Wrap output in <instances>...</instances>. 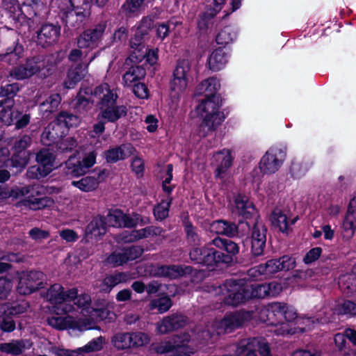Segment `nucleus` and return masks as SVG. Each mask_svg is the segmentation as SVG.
<instances>
[{
	"label": "nucleus",
	"mask_w": 356,
	"mask_h": 356,
	"mask_svg": "<svg viewBox=\"0 0 356 356\" xmlns=\"http://www.w3.org/2000/svg\"><path fill=\"white\" fill-rule=\"evenodd\" d=\"M220 88V81L216 77L203 80L196 87L195 95H203L204 99L196 106L195 112L201 120L199 135L205 137L213 131L224 120L220 111L222 99L218 93Z\"/></svg>",
	"instance_id": "nucleus-1"
},
{
	"label": "nucleus",
	"mask_w": 356,
	"mask_h": 356,
	"mask_svg": "<svg viewBox=\"0 0 356 356\" xmlns=\"http://www.w3.org/2000/svg\"><path fill=\"white\" fill-rule=\"evenodd\" d=\"M266 312L267 323L275 327L273 331L277 335L305 332L314 327L315 321L324 323L330 321L328 318H323L321 313L312 318L298 317L293 307L281 302L270 304Z\"/></svg>",
	"instance_id": "nucleus-2"
},
{
	"label": "nucleus",
	"mask_w": 356,
	"mask_h": 356,
	"mask_svg": "<svg viewBox=\"0 0 356 356\" xmlns=\"http://www.w3.org/2000/svg\"><path fill=\"white\" fill-rule=\"evenodd\" d=\"M266 284H248L243 280H227L219 287V293L225 304L237 306L250 298L268 297Z\"/></svg>",
	"instance_id": "nucleus-3"
},
{
	"label": "nucleus",
	"mask_w": 356,
	"mask_h": 356,
	"mask_svg": "<svg viewBox=\"0 0 356 356\" xmlns=\"http://www.w3.org/2000/svg\"><path fill=\"white\" fill-rule=\"evenodd\" d=\"M149 222V218L142 217L137 213L127 214L120 210H114L107 215L106 218L102 217L94 218L88 225L86 232L95 237L104 235L106 232V225L114 227H136L138 225H144Z\"/></svg>",
	"instance_id": "nucleus-4"
},
{
	"label": "nucleus",
	"mask_w": 356,
	"mask_h": 356,
	"mask_svg": "<svg viewBox=\"0 0 356 356\" xmlns=\"http://www.w3.org/2000/svg\"><path fill=\"white\" fill-rule=\"evenodd\" d=\"M118 97L117 89L106 83L97 86L90 94L81 90L76 98V108L82 111L90 107V104H96L99 108L105 106L115 104Z\"/></svg>",
	"instance_id": "nucleus-5"
},
{
	"label": "nucleus",
	"mask_w": 356,
	"mask_h": 356,
	"mask_svg": "<svg viewBox=\"0 0 356 356\" xmlns=\"http://www.w3.org/2000/svg\"><path fill=\"white\" fill-rule=\"evenodd\" d=\"M251 318V313L249 312H238L226 315L220 322H216L211 325L207 326V330L202 332L198 331L197 339L209 340L214 335H219L223 332L238 328Z\"/></svg>",
	"instance_id": "nucleus-6"
},
{
	"label": "nucleus",
	"mask_w": 356,
	"mask_h": 356,
	"mask_svg": "<svg viewBox=\"0 0 356 356\" xmlns=\"http://www.w3.org/2000/svg\"><path fill=\"white\" fill-rule=\"evenodd\" d=\"M78 294L76 289L73 288L66 291L60 284H54L47 292V300L54 305L53 312L57 315L67 314L74 309L69 302Z\"/></svg>",
	"instance_id": "nucleus-7"
},
{
	"label": "nucleus",
	"mask_w": 356,
	"mask_h": 356,
	"mask_svg": "<svg viewBox=\"0 0 356 356\" xmlns=\"http://www.w3.org/2000/svg\"><path fill=\"white\" fill-rule=\"evenodd\" d=\"M189 341V334L184 333L182 335L174 336L170 340L153 343L151 347L159 354L168 353L170 354V356H190L194 350L187 345Z\"/></svg>",
	"instance_id": "nucleus-8"
},
{
	"label": "nucleus",
	"mask_w": 356,
	"mask_h": 356,
	"mask_svg": "<svg viewBox=\"0 0 356 356\" xmlns=\"http://www.w3.org/2000/svg\"><path fill=\"white\" fill-rule=\"evenodd\" d=\"M191 80V67L189 60L187 59L179 60L170 81L171 97L178 100L187 90Z\"/></svg>",
	"instance_id": "nucleus-9"
},
{
	"label": "nucleus",
	"mask_w": 356,
	"mask_h": 356,
	"mask_svg": "<svg viewBox=\"0 0 356 356\" xmlns=\"http://www.w3.org/2000/svg\"><path fill=\"white\" fill-rule=\"evenodd\" d=\"M212 242L206 246L199 248H194L190 252V258L197 264L212 268L218 263L229 264L232 262L230 256H225L223 253L215 250L211 245Z\"/></svg>",
	"instance_id": "nucleus-10"
},
{
	"label": "nucleus",
	"mask_w": 356,
	"mask_h": 356,
	"mask_svg": "<svg viewBox=\"0 0 356 356\" xmlns=\"http://www.w3.org/2000/svg\"><path fill=\"white\" fill-rule=\"evenodd\" d=\"M151 26V19L143 18L134 29V34L130 40V47L137 60H141L145 53L147 52L145 42L148 38Z\"/></svg>",
	"instance_id": "nucleus-11"
},
{
	"label": "nucleus",
	"mask_w": 356,
	"mask_h": 356,
	"mask_svg": "<svg viewBox=\"0 0 356 356\" xmlns=\"http://www.w3.org/2000/svg\"><path fill=\"white\" fill-rule=\"evenodd\" d=\"M19 279L17 290L19 293L28 295L43 286L44 275L40 271L15 273Z\"/></svg>",
	"instance_id": "nucleus-12"
},
{
	"label": "nucleus",
	"mask_w": 356,
	"mask_h": 356,
	"mask_svg": "<svg viewBox=\"0 0 356 356\" xmlns=\"http://www.w3.org/2000/svg\"><path fill=\"white\" fill-rule=\"evenodd\" d=\"M55 156L49 149H43L36 155L39 166L29 168L27 175L29 178L40 179L49 174L54 168Z\"/></svg>",
	"instance_id": "nucleus-13"
},
{
	"label": "nucleus",
	"mask_w": 356,
	"mask_h": 356,
	"mask_svg": "<svg viewBox=\"0 0 356 356\" xmlns=\"http://www.w3.org/2000/svg\"><path fill=\"white\" fill-rule=\"evenodd\" d=\"M106 23L101 22L95 28L86 30L77 38L79 48L87 49L88 50L97 48L106 30Z\"/></svg>",
	"instance_id": "nucleus-14"
},
{
	"label": "nucleus",
	"mask_w": 356,
	"mask_h": 356,
	"mask_svg": "<svg viewBox=\"0 0 356 356\" xmlns=\"http://www.w3.org/2000/svg\"><path fill=\"white\" fill-rule=\"evenodd\" d=\"M44 67V60L41 56L33 57L27 59L24 64L15 67L10 74L15 79L23 80L32 76Z\"/></svg>",
	"instance_id": "nucleus-15"
},
{
	"label": "nucleus",
	"mask_w": 356,
	"mask_h": 356,
	"mask_svg": "<svg viewBox=\"0 0 356 356\" xmlns=\"http://www.w3.org/2000/svg\"><path fill=\"white\" fill-rule=\"evenodd\" d=\"M48 324L58 330H78L84 331L91 330L92 327V321L88 323H82V318L75 321L72 316H52L47 319Z\"/></svg>",
	"instance_id": "nucleus-16"
},
{
	"label": "nucleus",
	"mask_w": 356,
	"mask_h": 356,
	"mask_svg": "<svg viewBox=\"0 0 356 356\" xmlns=\"http://www.w3.org/2000/svg\"><path fill=\"white\" fill-rule=\"evenodd\" d=\"M284 154L281 149L271 148L266 152L259 163V168L264 174L275 173L282 164Z\"/></svg>",
	"instance_id": "nucleus-17"
},
{
	"label": "nucleus",
	"mask_w": 356,
	"mask_h": 356,
	"mask_svg": "<svg viewBox=\"0 0 356 356\" xmlns=\"http://www.w3.org/2000/svg\"><path fill=\"white\" fill-rule=\"evenodd\" d=\"M107 177L106 170H99L94 175L82 177L78 181H72L71 184L82 192L90 193L96 191L99 184Z\"/></svg>",
	"instance_id": "nucleus-18"
},
{
	"label": "nucleus",
	"mask_w": 356,
	"mask_h": 356,
	"mask_svg": "<svg viewBox=\"0 0 356 356\" xmlns=\"http://www.w3.org/2000/svg\"><path fill=\"white\" fill-rule=\"evenodd\" d=\"M213 161L216 165L214 172L215 177L221 180L226 179L228 176V170L231 167L233 161L231 151L224 149L217 152L213 156Z\"/></svg>",
	"instance_id": "nucleus-19"
},
{
	"label": "nucleus",
	"mask_w": 356,
	"mask_h": 356,
	"mask_svg": "<svg viewBox=\"0 0 356 356\" xmlns=\"http://www.w3.org/2000/svg\"><path fill=\"white\" fill-rule=\"evenodd\" d=\"M280 264L277 259L268 260L264 264H260L248 270L249 277L255 280L268 279L273 275L281 270Z\"/></svg>",
	"instance_id": "nucleus-20"
},
{
	"label": "nucleus",
	"mask_w": 356,
	"mask_h": 356,
	"mask_svg": "<svg viewBox=\"0 0 356 356\" xmlns=\"http://www.w3.org/2000/svg\"><path fill=\"white\" fill-rule=\"evenodd\" d=\"M46 10V4L41 0H25L22 2V26H24V24L26 23L29 29L30 27L29 20L40 15Z\"/></svg>",
	"instance_id": "nucleus-21"
},
{
	"label": "nucleus",
	"mask_w": 356,
	"mask_h": 356,
	"mask_svg": "<svg viewBox=\"0 0 356 356\" xmlns=\"http://www.w3.org/2000/svg\"><path fill=\"white\" fill-rule=\"evenodd\" d=\"M234 204H232L233 212L244 218H250L256 214V209L248 197L238 194L234 197Z\"/></svg>",
	"instance_id": "nucleus-22"
},
{
	"label": "nucleus",
	"mask_w": 356,
	"mask_h": 356,
	"mask_svg": "<svg viewBox=\"0 0 356 356\" xmlns=\"http://www.w3.org/2000/svg\"><path fill=\"white\" fill-rule=\"evenodd\" d=\"M70 7L61 8V10L65 14L67 23L73 20L74 17L77 18V21L81 22L85 17V10L87 9L90 0H68Z\"/></svg>",
	"instance_id": "nucleus-23"
},
{
	"label": "nucleus",
	"mask_w": 356,
	"mask_h": 356,
	"mask_svg": "<svg viewBox=\"0 0 356 356\" xmlns=\"http://www.w3.org/2000/svg\"><path fill=\"white\" fill-rule=\"evenodd\" d=\"M266 232L264 226L259 222L255 223L251 234V248L254 256L262 254L266 245Z\"/></svg>",
	"instance_id": "nucleus-24"
},
{
	"label": "nucleus",
	"mask_w": 356,
	"mask_h": 356,
	"mask_svg": "<svg viewBox=\"0 0 356 356\" xmlns=\"http://www.w3.org/2000/svg\"><path fill=\"white\" fill-rule=\"evenodd\" d=\"M60 27L53 24H44L38 34V40L40 44L43 47L55 44L60 36Z\"/></svg>",
	"instance_id": "nucleus-25"
},
{
	"label": "nucleus",
	"mask_w": 356,
	"mask_h": 356,
	"mask_svg": "<svg viewBox=\"0 0 356 356\" xmlns=\"http://www.w3.org/2000/svg\"><path fill=\"white\" fill-rule=\"evenodd\" d=\"M343 237L346 240L350 239L356 229V201L352 200L348 208L347 213L342 225Z\"/></svg>",
	"instance_id": "nucleus-26"
},
{
	"label": "nucleus",
	"mask_w": 356,
	"mask_h": 356,
	"mask_svg": "<svg viewBox=\"0 0 356 356\" xmlns=\"http://www.w3.org/2000/svg\"><path fill=\"white\" fill-rule=\"evenodd\" d=\"M186 318L182 315L175 314L163 318L156 323V332L159 334H166L178 329L185 325Z\"/></svg>",
	"instance_id": "nucleus-27"
},
{
	"label": "nucleus",
	"mask_w": 356,
	"mask_h": 356,
	"mask_svg": "<svg viewBox=\"0 0 356 356\" xmlns=\"http://www.w3.org/2000/svg\"><path fill=\"white\" fill-rule=\"evenodd\" d=\"M132 278L131 274L129 273H115L103 279L99 284L98 288L102 292L109 293L113 288L118 284L127 282Z\"/></svg>",
	"instance_id": "nucleus-28"
},
{
	"label": "nucleus",
	"mask_w": 356,
	"mask_h": 356,
	"mask_svg": "<svg viewBox=\"0 0 356 356\" xmlns=\"http://www.w3.org/2000/svg\"><path fill=\"white\" fill-rule=\"evenodd\" d=\"M95 58L96 54H94L86 65L79 64L75 68L70 69L67 74V79L64 83V86L68 89L74 88L78 82L86 76L88 72V65Z\"/></svg>",
	"instance_id": "nucleus-29"
},
{
	"label": "nucleus",
	"mask_w": 356,
	"mask_h": 356,
	"mask_svg": "<svg viewBox=\"0 0 356 356\" xmlns=\"http://www.w3.org/2000/svg\"><path fill=\"white\" fill-rule=\"evenodd\" d=\"M182 22L177 18H172L167 23H160L156 25V36L164 40L171 31L175 36L178 37L181 33Z\"/></svg>",
	"instance_id": "nucleus-30"
},
{
	"label": "nucleus",
	"mask_w": 356,
	"mask_h": 356,
	"mask_svg": "<svg viewBox=\"0 0 356 356\" xmlns=\"http://www.w3.org/2000/svg\"><path fill=\"white\" fill-rule=\"evenodd\" d=\"M65 135V134L63 133L60 125L55 120L45 127L41 136V141L43 145L50 146L52 144L56 143Z\"/></svg>",
	"instance_id": "nucleus-31"
},
{
	"label": "nucleus",
	"mask_w": 356,
	"mask_h": 356,
	"mask_svg": "<svg viewBox=\"0 0 356 356\" xmlns=\"http://www.w3.org/2000/svg\"><path fill=\"white\" fill-rule=\"evenodd\" d=\"M134 151V147L131 144H123L106 151L104 156L107 162L115 163L130 156Z\"/></svg>",
	"instance_id": "nucleus-32"
},
{
	"label": "nucleus",
	"mask_w": 356,
	"mask_h": 356,
	"mask_svg": "<svg viewBox=\"0 0 356 356\" xmlns=\"http://www.w3.org/2000/svg\"><path fill=\"white\" fill-rule=\"evenodd\" d=\"M88 316L86 318H82V323H88L89 321H92V327L91 329H96L95 321L108 320L112 321L114 318V314L111 313L106 308H85Z\"/></svg>",
	"instance_id": "nucleus-33"
},
{
	"label": "nucleus",
	"mask_w": 356,
	"mask_h": 356,
	"mask_svg": "<svg viewBox=\"0 0 356 356\" xmlns=\"http://www.w3.org/2000/svg\"><path fill=\"white\" fill-rule=\"evenodd\" d=\"M228 54L223 48H218L212 51L208 58V65L212 71H219L225 67L228 62Z\"/></svg>",
	"instance_id": "nucleus-34"
},
{
	"label": "nucleus",
	"mask_w": 356,
	"mask_h": 356,
	"mask_svg": "<svg viewBox=\"0 0 356 356\" xmlns=\"http://www.w3.org/2000/svg\"><path fill=\"white\" fill-rule=\"evenodd\" d=\"M101 112L98 117L105 119L108 122H114L119 120L127 113L126 107L124 106H116L111 104V106H105L104 108H99Z\"/></svg>",
	"instance_id": "nucleus-35"
},
{
	"label": "nucleus",
	"mask_w": 356,
	"mask_h": 356,
	"mask_svg": "<svg viewBox=\"0 0 356 356\" xmlns=\"http://www.w3.org/2000/svg\"><path fill=\"white\" fill-rule=\"evenodd\" d=\"M15 105L14 99L7 97L0 101V120L6 125L14 123V117L16 111L13 108Z\"/></svg>",
	"instance_id": "nucleus-36"
},
{
	"label": "nucleus",
	"mask_w": 356,
	"mask_h": 356,
	"mask_svg": "<svg viewBox=\"0 0 356 356\" xmlns=\"http://www.w3.org/2000/svg\"><path fill=\"white\" fill-rule=\"evenodd\" d=\"M209 230L216 234L232 237L236 235L237 227L234 223L225 220H216L209 225Z\"/></svg>",
	"instance_id": "nucleus-37"
},
{
	"label": "nucleus",
	"mask_w": 356,
	"mask_h": 356,
	"mask_svg": "<svg viewBox=\"0 0 356 356\" xmlns=\"http://www.w3.org/2000/svg\"><path fill=\"white\" fill-rule=\"evenodd\" d=\"M270 220L273 226L277 227L282 232H286L289 229L291 225H293L297 220L295 218L289 220L286 215L280 209H275L270 216Z\"/></svg>",
	"instance_id": "nucleus-38"
},
{
	"label": "nucleus",
	"mask_w": 356,
	"mask_h": 356,
	"mask_svg": "<svg viewBox=\"0 0 356 356\" xmlns=\"http://www.w3.org/2000/svg\"><path fill=\"white\" fill-rule=\"evenodd\" d=\"M2 6L9 17L22 26V5L20 6L17 0H3Z\"/></svg>",
	"instance_id": "nucleus-39"
},
{
	"label": "nucleus",
	"mask_w": 356,
	"mask_h": 356,
	"mask_svg": "<svg viewBox=\"0 0 356 356\" xmlns=\"http://www.w3.org/2000/svg\"><path fill=\"white\" fill-rule=\"evenodd\" d=\"M24 51L23 46L17 43L13 47H9L5 54L0 55V61L15 65L24 56Z\"/></svg>",
	"instance_id": "nucleus-40"
},
{
	"label": "nucleus",
	"mask_w": 356,
	"mask_h": 356,
	"mask_svg": "<svg viewBox=\"0 0 356 356\" xmlns=\"http://www.w3.org/2000/svg\"><path fill=\"white\" fill-rule=\"evenodd\" d=\"M339 287L346 295H351L356 291V275L347 273L339 278Z\"/></svg>",
	"instance_id": "nucleus-41"
},
{
	"label": "nucleus",
	"mask_w": 356,
	"mask_h": 356,
	"mask_svg": "<svg viewBox=\"0 0 356 356\" xmlns=\"http://www.w3.org/2000/svg\"><path fill=\"white\" fill-rule=\"evenodd\" d=\"M145 71L140 66L131 67L123 76L124 85L129 87L134 86L136 82L144 78Z\"/></svg>",
	"instance_id": "nucleus-42"
},
{
	"label": "nucleus",
	"mask_w": 356,
	"mask_h": 356,
	"mask_svg": "<svg viewBox=\"0 0 356 356\" xmlns=\"http://www.w3.org/2000/svg\"><path fill=\"white\" fill-rule=\"evenodd\" d=\"M54 202L53 199L49 197H43L41 198H34L29 196L27 199L22 202V204L32 210L42 209L46 207L53 206Z\"/></svg>",
	"instance_id": "nucleus-43"
},
{
	"label": "nucleus",
	"mask_w": 356,
	"mask_h": 356,
	"mask_svg": "<svg viewBox=\"0 0 356 356\" xmlns=\"http://www.w3.org/2000/svg\"><path fill=\"white\" fill-rule=\"evenodd\" d=\"M212 244L219 249L225 250L228 254L224 255L230 256L232 259L233 256L239 252V247L237 243L228 239L216 237L212 241Z\"/></svg>",
	"instance_id": "nucleus-44"
},
{
	"label": "nucleus",
	"mask_w": 356,
	"mask_h": 356,
	"mask_svg": "<svg viewBox=\"0 0 356 356\" xmlns=\"http://www.w3.org/2000/svg\"><path fill=\"white\" fill-rule=\"evenodd\" d=\"M56 121L65 134L70 127L77 126L80 122L77 116L66 112L60 113L56 118Z\"/></svg>",
	"instance_id": "nucleus-45"
},
{
	"label": "nucleus",
	"mask_w": 356,
	"mask_h": 356,
	"mask_svg": "<svg viewBox=\"0 0 356 356\" xmlns=\"http://www.w3.org/2000/svg\"><path fill=\"white\" fill-rule=\"evenodd\" d=\"M237 30L234 26L223 27L216 36V42L219 44L226 45L232 42L236 38Z\"/></svg>",
	"instance_id": "nucleus-46"
},
{
	"label": "nucleus",
	"mask_w": 356,
	"mask_h": 356,
	"mask_svg": "<svg viewBox=\"0 0 356 356\" xmlns=\"http://www.w3.org/2000/svg\"><path fill=\"white\" fill-rule=\"evenodd\" d=\"M235 354L233 356H257L256 348L252 339H244L235 346Z\"/></svg>",
	"instance_id": "nucleus-47"
},
{
	"label": "nucleus",
	"mask_w": 356,
	"mask_h": 356,
	"mask_svg": "<svg viewBox=\"0 0 356 356\" xmlns=\"http://www.w3.org/2000/svg\"><path fill=\"white\" fill-rule=\"evenodd\" d=\"M25 348L24 340H13L8 343H0V350L4 353L13 355H20Z\"/></svg>",
	"instance_id": "nucleus-48"
},
{
	"label": "nucleus",
	"mask_w": 356,
	"mask_h": 356,
	"mask_svg": "<svg viewBox=\"0 0 356 356\" xmlns=\"http://www.w3.org/2000/svg\"><path fill=\"white\" fill-rule=\"evenodd\" d=\"M311 166L312 163L309 161L295 159L291 163L290 172L293 177L300 178L307 173Z\"/></svg>",
	"instance_id": "nucleus-49"
},
{
	"label": "nucleus",
	"mask_w": 356,
	"mask_h": 356,
	"mask_svg": "<svg viewBox=\"0 0 356 356\" xmlns=\"http://www.w3.org/2000/svg\"><path fill=\"white\" fill-rule=\"evenodd\" d=\"M29 157V152H15L10 160H8V161H10V165L17 168V172H19L27 165Z\"/></svg>",
	"instance_id": "nucleus-50"
},
{
	"label": "nucleus",
	"mask_w": 356,
	"mask_h": 356,
	"mask_svg": "<svg viewBox=\"0 0 356 356\" xmlns=\"http://www.w3.org/2000/svg\"><path fill=\"white\" fill-rule=\"evenodd\" d=\"M185 273L184 270L178 266H163L158 268L156 275L175 279Z\"/></svg>",
	"instance_id": "nucleus-51"
},
{
	"label": "nucleus",
	"mask_w": 356,
	"mask_h": 356,
	"mask_svg": "<svg viewBox=\"0 0 356 356\" xmlns=\"http://www.w3.org/2000/svg\"><path fill=\"white\" fill-rule=\"evenodd\" d=\"M113 346L118 350L127 349L131 347V338L129 332L118 333L111 339Z\"/></svg>",
	"instance_id": "nucleus-52"
},
{
	"label": "nucleus",
	"mask_w": 356,
	"mask_h": 356,
	"mask_svg": "<svg viewBox=\"0 0 356 356\" xmlns=\"http://www.w3.org/2000/svg\"><path fill=\"white\" fill-rule=\"evenodd\" d=\"M145 0H127L121 7L125 15L132 17L138 14L143 8Z\"/></svg>",
	"instance_id": "nucleus-53"
},
{
	"label": "nucleus",
	"mask_w": 356,
	"mask_h": 356,
	"mask_svg": "<svg viewBox=\"0 0 356 356\" xmlns=\"http://www.w3.org/2000/svg\"><path fill=\"white\" fill-rule=\"evenodd\" d=\"M81 163L77 156H73L65 162L66 173L72 177H78L84 175V172H80Z\"/></svg>",
	"instance_id": "nucleus-54"
},
{
	"label": "nucleus",
	"mask_w": 356,
	"mask_h": 356,
	"mask_svg": "<svg viewBox=\"0 0 356 356\" xmlns=\"http://www.w3.org/2000/svg\"><path fill=\"white\" fill-rule=\"evenodd\" d=\"M81 163V168H79L80 172H84L86 174L90 168H91L96 163L97 152L90 151L83 154L82 156H78Z\"/></svg>",
	"instance_id": "nucleus-55"
},
{
	"label": "nucleus",
	"mask_w": 356,
	"mask_h": 356,
	"mask_svg": "<svg viewBox=\"0 0 356 356\" xmlns=\"http://www.w3.org/2000/svg\"><path fill=\"white\" fill-rule=\"evenodd\" d=\"M60 101L61 97L59 94H53L50 95L45 102L40 104V110L44 113H52L57 109Z\"/></svg>",
	"instance_id": "nucleus-56"
},
{
	"label": "nucleus",
	"mask_w": 356,
	"mask_h": 356,
	"mask_svg": "<svg viewBox=\"0 0 356 356\" xmlns=\"http://www.w3.org/2000/svg\"><path fill=\"white\" fill-rule=\"evenodd\" d=\"M171 306L172 301L168 296H163L158 299H154L149 303L150 309H157L161 314L167 312Z\"/></svg>",
	"instance_id": "nucleus-57"
},
{
	"label": "nucleus",
	"mask_w": 356,
	"mask_h": 356,
	"mask_svg": "<svg viewBox=\"0 0 356 356\" xmlns=\"http://www.w3.org/2000/svg\"><path fill=\"white\" fill-rule=\"evenodd\" d=\"M172 202L170 197L163 200L160 204L155 207L154 209V215L157 220H163L168 216L169 208Z\"/></svg>",
	"instance_id": "nucleus-58"
},
{
	"label": "nucleus",
	"mask_w": 356,
	"mask_h": 356,
	"mask_svg": "<svg viewBox=\"0 0 356 356\" xmlns=\"http://www.w3.org/2000/svg\"><path fill=\"white\" fill-rule=\"evenodd\" d=\"M338 314L356 315V300L355 301L343 300L339 302L335 308Z\"/></svg>",
	"instance_id": "nucleus-59"
},
{
	"label": "nucleus",
	"mask_w": 356,
	"mask_h": 356,
	"mask_svg": "<svg viewBox=\"0 0 356 356\" xmlns=\"http://www.w3.org/2000/svg\"><path fill=\"white\" fill-rule=\"evenodd\" d=\"M226 1L227 0H206L207 10L205 14L207 17H213L215 16L222 10Z\"/></svg>",
	"instance_id": "nucleus-60"
},
{
	"label": "nucleus",
	"mask_w": 356,
	"mask_h": 356,
	"mask_svg": "<svg viewBox=\"0 0 356 356\" xmlns=\"http://www.w3.org/2000/svg\"><path fill=\"white\" fill-rule=\"evenodd\" d=\"M162 229L160 227L149 226L140 229H134L136 241L146 238L152 236L160 235Z\"/></svg>",
	"instance_id": "nucleus-61"
},
{
	"label": "nucleus",
	"mask_w": 356,
	"mask_h": 356,
	"mask_svg": "<svg viewBox=\"0 0 356 356\" xmlns=\"http://www.w3.org/2000/svg\"><path fill=\"white\" fill-rule=\"evenodd\" d=\"M104 338L99 337L96 339L91 340L86 346L82 348H78V351L83 354V353H90L93 351L100 350L103 348L104 343Z\"/></svg>",
	"instance_id": "nucleus-62"
},
{
	"label": "nucleus",
	"mask_w": 356,
	"mask_h": 356,
	"mask_svg": "<svg viewBox=\"0 0 356 356\" xmlns=\"http://www.w3.org/2000/svg\"><path fill=\"white\" fill-rule=\"evenodd\" d=\"M107 262L113 266H120L127 262L123 249L116 250L107 258Z\"/></svg>",
	"instance_id": "nucleus-63"
},
{
	"label": "nucleus",
	"mask_w": 356,
	"mask_h": 356,
	"mask_svg": "<svg viewBox=\"0 0 356 356\" xmlns=\"http://www.w3.org/2000/svg\"><path fill=\"white\" fill-rule=\"evenodd\" d=\"M254 345L261 356H271V352L268 341L264 338H252Z\"/></svg>",
	"instance_id": "nucleus-64"
}]
</instances>
